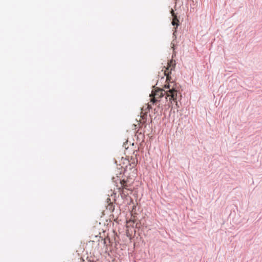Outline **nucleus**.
<instances>
[{"label":"nucleus","instance_id":"f257e3e1","mask_svg":"<svg viewBox=\"0 0 262 262\" xmlns=\"http://www.w3.org/2000/svg\"><path fill=\"white\" fill-rule=\"evenodd\" d=\"M175 63L173 60H170L168 62L167 67L164 70V75L166 76V82L168 84H165L163 89H158L152 91L150 95V103L152 104L156 103L159 101V99L165 96L166 103L164 104H162V107L165 110H168L169 108H172L173 104H178V92L177 84L174 82H168L170 80V74L171 71L174 68Z\"/></svg>","mask_w":262,"mask_h":262},{"label":"nucleus","instance_id":"f03ea898","mask_svg":"<svg viewBox=\"0 0 262 262\" xmlns=\"http://www.w3.org/2000/svg\"><path fill=\"white\" fill-rule=\"evenodd\" d=\"M121 186L119 188V192L123 196H127L132 191V188L128 185L127 182L124 180L120 182Z\"/></svg>","mask_w":262,"mask_h":262},{"label":"nucleus","instance_id":"7ed1b4c3","mask_svg":"<svg viewBox=\"0 0 262 262\" xmlns=\"http://www.w3.org/2000/svg\"><path fill=\"white\" fill-rule=\"evenodd\" d=\"M135 221H136V216L135 215H133V214H132L130 218L128 220H126V228H129L130 227H133L135 222Z\"/></svg>","mask_w":262,"mask_h":262},{"label":"nucleus","instance_id":"20e7f679","mask_svg":"<svg viewBox=\"0 0 262 262\" xmlns=\"http://www.w3.org/2000/svg\"><path fill=\"white\" fill-rule=\"evenodd\" d=\"M179 21V20L177 18V16L176 15L173 16V19L172 21V24L173 26L176 25L177 26H178L179 25V24H178Z\"/></svg>","mask_w":262,"mask_h":262},{"label":"nucleus","instance_id":"39448f33","mask_svg":"<svg viewBox=\"0 0 262 262\" xmlns=\"http://www.w3.org/2000/svg\"><path fill=\"white\" fill-rule=\"evenodd\" d=\"M131 160L132 161H129V162H130V166L133 168L136 166L137 160L135 158H131Z\"/></svg>","mask_w":262,"mask_h":262},{"label":"nucleus","instance_id":"423d86ee","mask_svg":"<svg viewBox=\"0 0 262 262\" xmlns=\"http://www.w3.org/2000/svg\"><path fill=\"white\" fill-rule=\"evenodd\" d=\"M127 141L126 142H124L123 143V146L125 148V149H127L128 148V146H127Z\"/></svg>","mask_w":262,"mask_h":262},{"label":"nucleus","instance_id":"0eeeda50","mask_svg":"<svg viewBox=\"0 0 262 262\" xmlns=\"http://www.w3.org/2000/svg\"><path fill=\"white\" fill-rule=\"evenodd\" d=\"M171 13V15L172 16H176V15L174 14V11L171 9V11H170Z\"/></svg>","mask_w":262,"mask_h":262},{"label":"nucleus","instance_id":"6e6552de","mask_svg":"<svg viewBox=\"0 0 262 262\" xmlns=\"http://www.w3.org/2000/svg\"><path fill=\"white\" fill-rule=\"evenodd\" d=\"M148 108H150V107H150V104H148Z\"/></svg>","mask_w":262,"mask_h":262}]
</instances>
